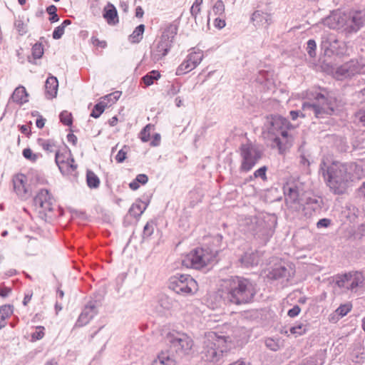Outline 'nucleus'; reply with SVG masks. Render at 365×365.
<instances>
[{"label":"nucleus","instance_id":"1","mask_svg":"<svg viewBox=\"0 0 365 365\" xmlns=\"http://www.w3.org/2000/svg\"><path fill=\"white\" fill-rule=\"evenodd\" d=\"M320 171L327 186L334 195H342L354 178H359L358 172L360 167L355 163L334 161L327 165L324 161L320 163Z\"/></svg>","mask_w":365,"mask_h":365},{"label":"nucleus","instance_id":"2","mask_svg":"<svg viewBox=\"0 0 365 365\" xmlns=\"http://www.w3.org/2000/svg\"><path fill=\"white\" fill-rule=\"evenodd\" d=\"M220 292L226 304L236 305L250 303L257 293L251 280L239 276L222 279Z\"/></svg>","mask_w":365,"mask_h":365},{"label":"nucleus","instance_id":"3","mask_svg":"<svg viewBox=\"0 0 365 365\" xmlns=\"http://www.w3.org/2000/svg\"><path fill=\"white\" fill-rule=\"evenodd\" d=\"M365 22L361 11L334 13L324 19V24L333 29H343L347 33L356 32Z\"/></svg>","mask_w":365,"mask_h":365},{"label":"nucleus","instance_id":"4","mask_svg":"<svg viewBox=\"0 0 365 365\" xmlns=\"http://www.w3.org/2000/svg\"><path fill=\"white\" fill-rule=\"evenodd\" d=\"M227 351V337L219 336L215 332L205 335L201 351L202 359L207 361L217 362Z\"/></svg>","mask_w":365,"mask_h":365},{"label":"nucleus","instance_id":"5","mask_svg":"<svg viewBox=\"0 0 365 365\" xmlns=\"http://www.w3.org/2000/svg\"><path fill=\"white\" fill-rule=\"evenodd\" d=\"M242 230L255 237L265 240L272 234L270 225L263 219L257 217H245L240 224Z\"/></svg>","mask_w":365,"mask_h":365},{"label":"nucleus","instance_id":"6","mask_svg":"<svg viewBox=\"0 0 365 365\" xmlns=\"http://www.w3.org/2000/svg\"><path fill=\"white\" fill-rule=\"evenodd\" d=\"M168 288L178 294L192 295L198 290L197 282L190 275H175L170 278Z\"/></svg>","mask_w":365,"mask_h":365},{"label":"nucleus","instance_id":"7","mask_svg":"<svg viewBox=\"0 0 365 365\" xmlns=\"http://www.w3.org/2000/svg\"><path fill=\"white\" fill-rule=\"evenodd\" d=\"M240 155L242 157L240 171L248 172L262 158V151L255 145L246 143L240 146Z\"/></svg>","mask_w":365,"mask_h":365},{"label":"nucleus","instance_id":"8","mask_svg":"<svg viewBox=\"0 0 365 365\" xmlns=\"http://www.w3.org/2000/svg\"><path fill=\"white\" fill-rule=\"evenodd\" d=\"M336 284L339 287L354 291L356 288L365 287V277L361 272L346 273L336 277Z\"/></svg>","mask_w":365,"mask_h":365},{"label":"nucleus","instance_id":"9","mask_svg":"<svg viewBox=\"0 0 365 365\" xmlns=\"http://www.w3.org/2000/svg\"><path fill=\"white\" fill-rule=\"evenodd\" d=\"M316 102L311 103L306 102L303 104L304 110H312L317 118H323L324 115H331L334 108L322 93H317L315 97Z\"/></svg>","mask_w":365,"mask_h":365},{"label":"nucleus","instance_id":"10","mask_svg":"<svg viewBox=\"0 0 365 365\" xmlns=\"http://www.w3.org/2000/svg\"><path fill=\"white\" fill-rule=\"evenodd\" d=\"M217 252H189L182 260L183 266L189 268L200 269L207 265L215 257Z\"/></svg>","mask_w":365,"mask_h":365},{"label":"nucleus","instance_id":"11","mask_svg":"<svg viewBox=\"0 0 365 365\" xmlns=\"http://www.w3.org/2000/svg\"><path fill=\"white\" fill-rule=\"evenodd\" d=\"M53 198L46 189H41L34 197V205L40 215H44L40 216L42 219L53 212Z\"/></svg>","mask_w":365,"mask_h":365},{"label":"nucleus","instance_id":"12","mask_svg":"<svg viewBox=\"0 0 365 365\" xmlns=\"http://www.w3.org/2000/svg\"><path fill=\"white\" fill-rule=\"evenodd\" d=\"M168 339L179 354H188L193 346L192 339L185 334H178V336L170 335Z\"/></svg>","mask_w":365,"mask_h":365},{"label":"nucleus","instance_id":"13","mask_svg":"<svg viewBox=\"0 0 365 365\" xmlns=\"http://www.w3.org/2000/svg\"><path fill=\"white\" fill-rule=\"evenodd\" d=\"M344 43L339 42L332 34L323 37L322 48L324 50L326 56L341 55L344 53Z\"/></svg>","mask_w":365,"mask_h":365},{"label":"nucleus","instance_id":"14","mask_svg":"<svg viewBox=\"0 0 365 365\" xmlns=\"http://www.w3.org/2000/svg\"><path fill=\"white\" fill-rule=\"evenodd\" d=\"M285 202L292 209L299 210L302 208L304 199L300 197L296 186L284 187Z\"/></svg>","mask_w":365,"mask_h":365},{"label":"nucleus","instance_id":"15","mask_svg":"<svg viewBox=\"0 0 365 365\" xmlns=\"http://www.w3.org/2000/svg\"><path fill=\"white\" fill-rule=\"evenodd\" d=\"M202 51H194L190 53L187 59L183 61L177 69V74L181 75L194 69L202 60Z\"/></svg>","mask_w":365,"mask_h":365},{"label":"nucleus","instance_id":"16","mask_svg":"<svg viewBox=\"0 0 365 365\" xmlns=\"http://www.w3.org/2000/svg\"><path fill=\"white\" fill-rule=\"evenodd\" d=\"M294 268L292 264L278 265L273 267L267 274V277L272 280L286 279L288 280L294 275Z\"/></svg>","mask_w":365,"mask_h":365},{"label":"nucleus","instance_id":"17","mask_svg":"<svg viewBox=\"0 0 365 365\" xmlns=\"http://www.w3.org/2000/svg\"><path fill=\"white\" fill-rule=\"evenodd\" d=\"M322 205L323 200L321 197H307L304 198L302 208L304 216L310 217L314 213L319 212Z\"/></svg>","mask_w":365,"mask_h":365},{"label":"nucleus","instance_id":"18","mask_svg":"<svg viewBox=\"0 0 365 365\" xmlns=\"http://www.w3.org/2000/svg\"><path fill=\"white\" fill-rule=\"evenodd\" d=\"M250 20L255 27L267 29L272 23V16L270 13L256 10L252 13Z\"/></svg>","mask_w":365,"mask_h":365},{"label":"nucleus","instance_id":"19","mask_svg":"<svg viewBox=\"0 0 365 365\" xmlns=\"http://www.w3.org/2000/svg\"><path fill=\"white\" fill-rule=\"evenodd\" d=\"M359 71L357 62L351 60L339 66L335 71V75L337 78L342 79L354 76Z\"/></svg>","mask_w":365,"mask_h":365},{"label":"nucleus","instance_id":"20","mask_svg":"<svg viewBox=\"0 0 365 365\" xmlns=\"http://www.w3.org/2000/svg\"><path fill=\"white\" fill-rule=\"evenodd\" d=\"M171 40L160 38L156 46L152 51V58L154 61H158L167 55L171 47Z\"/></svg>","mask_w":365,"mask_h":365},{"label":"nucleus","instance_id":"21","mask_svg":"<svg viewBox=\"0 0 365 365\" xmlns=\"http://www.w3.org/2000/svg\"><path fill=\"white\" fill-rule=\"evenodd\" d=\"M14 188L18 195L25 197L29 194L26 188V177L25 175L19 174L14 177L13 180Z\"/></svg>","mask_w":365,"mask_h":365},{"label":"nucleus","instance_id":"22","mask_svg":"<svg viewBox=\"0 0 365 365\" xmlns=\"http://www.w3.org/2000/svg\"><path fill=\"white\" fill-rule=\"evenodd\" d=\"M97 313L96 307L93 304H89L86 305L81 314H80L78 321L77 325L83 326L88 323L91 319L93 317V316Z\"/></svg>","mask_w":365,"mask_h":365},{"label":"nucleus","instance_id":"23","mask_svg":"<svg viewBox=\"0 0 365 365\" xmlns=\"http://www.w3.org/2000/svg\"><path fill=\"white\" fill-rule=\"evenodd\" d=\"M70 154V150L65 153L56 152L55 162L62 173H68V159H69Z\"/></svg>","mask_w":365,"mask_h":365},{"label":"nucleus","instance_id":"24","mask_svg":"<svg viewBox=\"0 0 365 365\" xmlns=\"http://www.w3.org/2000/svg\"><path fill=\"white\" fill-rule=\"evenodd\" d=\"M58 87V82L56 77L51 76L47 78L45 83L46 96L48 99L56 97Z\"/></svg>","mask_w":365,"mask_h":365},{"label":"nucleus","instance_id":"25","mask_svg":"<svg viewBox=\"0 0 365 365\" xmlns=\"http://www.w3.org/2000/svg\"><path fill=\"white\" fill-rule=\"evenodd\" d=\"M158 304L165 310H171L178 307V302L165 294L159 296Z\"/></svg>","mask_w":365,"mask_h":365},{"label":"nucleus","instance_id":"26","mask_svg":"<svg viewBox=\"0 0 365 365\" xmlns=\"http://www.w3.org/2000/svg\"><path fill=\"white\" fill-rule=\"evenodd\" d=\"M240 260L245 267L254 266L258 264L259 256L258 252H245Z\"/></svg>","mask_w":365,"mask_h":365},{"label":"nucleus","instance_id":"27","mask_svg":"<svg viewBox=\"0 0 365 365\" xmlns=\"http://www.w3.org/2000/svg\"><path fill=\"white\" fill-rule=\"evenodd\" d=\"M11 98L14 102L20 105L26 103L28 101V93L26 88L24 86L17 87L14 91Z\"/></svg>","mask_w":365,"mask_h":365},{"label":"nucleus","instance_id":"28","mask_svg":"<svg viewBox=\"0 0 365 365\" xmlns=\"http://www.w3.org/2000/svg\"><path fill=\"white\" fill-rule=\"evenodd\" d=\"M103 17L110 24H114L118 21L117 10L113 4H108L104 9Z\"/></svg>","mask_w":365,"mask_h":365},{"label":"nucleus","instance_id":"29","mask_svg":"<svg viewBox=\"0 0 365 365\" xmlns=\"http://www.w3.org/2000/svg\"><path fill=\"white\" fill-rule=\"evenodd\" d=\"M281 135L285 139L284 143L279 137H275L272 143V148H277L280 153H282L285 150V143L287 142L288 132L287 130H282L280 132Z\"/></svg>","mask_w":365,"mask_h":365},{"label":"nucleus","instance_id":"30","mask_svg":"<svg viewBox=\"0 0 365 365\" xmlns=\"http://www.w3.org/2000/svg\"><path fill=\"white\" fill-rule=\"evenodd\" d=\"M86 183L89 188L96 189L100 185V179L93 171L88 170L86 172Z\"/></svg>","mask_w":365,"mask_h":365},{"label":"nucleus","instance_id":"31","mask_svg":"<svg viewBox=\"0 0 365 365\" xmlns=\"http://www.w3.org/2000/svg\"><path fill=\"white\" fill-rule=\"evenodd\" d=\"M145 31V26L140 24L138 26L133 33L129 36V41L133 43H139L143 38V35Z\"/></svg>","mask_w":365,"mask_h":365},{"label":"nucleus","instance_id":"32","mask_svg":"<svg viewBox=\"0 0 365 365\" xmlns=\"http://www.w3.org/2000/svg\"><path fill=\"white\" fill-rule=\"evenodd\" d=\"M13 312L11 305H3L0 307V327L6 326L5 320L9 318Z\"/></svg>","mask_w":365,"mask_h":365},{"label":"nucleus","instance_id":"33","mask_svg":"<svg viewBox=\"0 0 365 365\" xmlns=\"http://www.w3.org/2000/svg\"><path fill=\"white\" fill-rule=\"evenodd\" d=\"M308 330V324L303 323L296 324L289 329L290 333L295 335V337L304 334Z\"/></svg>","mask_w":365,"mask_h":365},{"label":"nucleus","instance_id":"34","mask_svg":"<svg viewBox=\"0 0 365 365\" xmlns=\"http://www.w3.org/2000/svg\"><path fill=\"white\" fill-rule=\"evenodd\" d=\"M177 25L175 24H171L169 26H168L167 28L165 29V31L163 32L161 38H168V40H171L172 43L175 36L177 34Z\"/></svg>","mask_w":365,"mask_h":365},{"label":"nucleus","instance_id":"35","mask_svg":"<svg viewBox=\"0 0 365 365\" xmlns=\"http://www.w3.org/2000/svg\"><path fill=\"white\" fill-rule=\"evenodd\" d=\"M146 207L147 205L142 207L140 204H133L128 210V214L135 218H138L144 212V211L146 209Z\"/></svg>","mask_w":365,"mask_h":365},{"label":"nucleus","instance_id":"36","mask_svg":"<svg viewBox=\"0 0 365 365\" xmlns=\"http://www.w3.org/2000/svg\"><path fill=\"white\" fill-rule=\"evenodd\" d=\"M153 365H174L173 361L165 353H161L153 362Z\"/></svg>","mask_w":365,"mask_h":365},{"label":"nucleus","instance_id":"37","mask_svg":"<svg viewBox=\"0 0 365 365\" xmlns=\"http://www.w3.org/2000/svg\"><path fill=\"white\" fill-rule=\"evenodd\" d=\"M160 77V74L157 71H152L142 78V81L146 86L153 83L155 80H158Z\"/></svg>","mask_w":365,"mask_h":365},{"label":"nucleus","instance_id":"38","mask_svg":"<svg viewBox=\"0 0 365 365\" xmlns=\"http://www.w3.org/2000/svg\"><path fill=\"white\" fill-rule=\"evenodd\" d=\"M106 107V105L103 103L100 102L94 106V108L91 113V116L97 118H98L104 111L105 108Z\"/></svg>","mask_w":365,"mask_h":365},{"label":"nucleus","instance_id":"39","mask_svg":"<svg viewBox=\"0 0 365 365\" xmlns=\"http://www.w3.org/2000/svg\"><path fill=\"white\" fill-rule=\"evenodd\" d=\"M43 54V46L41 43H35L32 47V56L34 58L38 59L42 57Z\"/></svg>","mask_w":365,"mask_h":365},{"label":"nucleus","instance_id":"40","mask_svg":"<svg viewBox=\"0 0 365 365\" xmlns=\"http://www.w3.org/2000/svg\"><path fill=\"white\" fill-rule=\"evenodd\" d=\"M61 122L66 125H71L73 122V118L71 113L67 110H64L60 113L59 115Z\"/></svg>","mask_w":365,"mask_h":365},{"label":"nucleus","instance_id":"41","mask_svg":"<svg viewBox=\"0 0 365 365\" xmlns=\"http://www.w3.org/2000/svg\"><path fill=\"white\" fill-rule=\"evenodd\" d=\"M351 307L352 306L349 303L341 304L336 309V313L343 317L351 311Z\"/></svg>","mask_w":365,"mask_h":365},{"label":"nucleus","instance_id":"42","mask_svg":"<svg viewBox=\"0 0 365 365\" xmlns=\"http://www.w3.org/2000/svg\"><path fill=\"white\" fill-rule=\"evenodd\" d=\"M215 15L222 16L225 13V7L222 0H217L212 7Z\"/></svg>","mask_w":365,"mask_h":365},{"label":"nucleus","instance_id":"43","mask_svg":"<svg viewBox=\"0 0 365 365\" xmlns=\"http://www.w3.org/2000/svg\"><path fill=\"white\" fill-rule=\"evenodd\" d=\"M14 26L16 29L18 33L21 36L27 32V25L24 24V22L20 19H18L15 21Z\"/></svg>","mask_w":365,"mask_h":365},{"label":"nucleus","instance_id":"44","mask_svg":"<svg viewBox=\"0 0 365 365\" xmlns=\"http://www.w3.org/2000/svg\"><path fill=\"white\" fill-rule=\"evenodd\" d=\"M57 9L54 5H51L46 9V12L51 16L49 21L51 22H56L59 20V17L56 14Z\"/></svg>","mask_w":365,"mask_h":365},{"label":"nucleus","instance_id":"45","mask_svg":"<svg viewBox=\"0 0 365 365\" xmlns=\"http://www.w3.org/2000/svg\"><path fill=\"white\" fill-rule=\"evenodd\" d=\"M155 223L153 221H150L146 223L143 228V237H149L152 235L154 231Z\"/></svg>","mask_w":365,"mask_h":365},{"label":"nucleus","instance_id":"46","mask_svg":"<svg viewBox=\"0 0 365 365\" xmlns=\"http://www.w3.org/2000/svg\"><path fill=\"white\" fill-rule=\"evenodd\" d=\"M23 156L31 162H36L38 158L39 155L34 153L30 148H25L23 150Z\"/></svg>","mask_w":365,"mask_h":365},{"label":"nucleus","instance_id":"47","mask_svg":"<svg viewBox=\"0 0 365 365\" xmlns=\"http://www.w3.org/2000/svg\"><path fill=\"white\" fill-rule=\"evenodd\" d=\"M307 51L310 57H314L316 56V48L317 44L314 40L309 39L307 43Z\"/></svg>","mask_w":365,"mask_h":365},{"label":"nucleus","instance_id":"48","mask_svg":"<svg viewBox=\"0 0 365 365\" xmlns=\"http://www.w3.org/2000/svg\"><path fill=\"white\" fill-rule=\"evenodd\" d=\"M151 126L152 125L150 124H148L140 131V138L143 142H148L150 140V130Z\"/></svg>","mask_w":365,"mask_h":365},{"label":"nucleus","instance_id":"49","mask_svg":"<svg viewBox=\"0 0 365 365\" xmlns=\"http://www.w3.org/2000/svg\"><path fill=\"white\" fill-rule=\"evenodd\" d=\"M266 346L272 351H277L279 349V345L277 341L268 338L265 340Z\"/></svg>","mask_w":365,"mask_h":365},{"label":"nucleus","instance_id":"50","mask_svg":"<svg viewBox=\"0 0 365 365\" xmlns=\"http://www.w3.org/2000/svg\"><path fill=\"white\" fill-rule=\"evenodd\" d=\"M40 145L44 150L48 151L49 153L54 152L53 148L55 147V145L53 142L50 140H41Z\"/></svg>","mask_w":365,"mask_h":365},{"label":"nucleus","instance_id":"51","mask_svg":"<svg viewBox=\"0 0 365 365\" xmlns=\"http://www.w3.org/2000/svg\"><path fill=\"white\" fill-rule=\"evenodd\" d=\"M37 329H39L38 331H36L31 334V339L32 341L39 340L41 339L44 336V332L43 330L44 329L43 327H38Z\"/></svg>","mask_w":365,"mask_h":365},{"label":"nucleus","instance_id":"52","mask_svg":"<svg viewBox=\"0 0 365 365\" xmlns=\"http://www.w3.org/2000/svg\"><path fill=\"white\" fill-rule=\"evenodd\" d=\"M356 119L362 124V125L365 126V108L359 109L355 113Z\"/></svg>","mask_w":365,"mask_h":365},{"label":"nucleus","instance_id":"53","mask_svg":"<svg viewBox=\"0 0 365 365\" xmlns=\"http://www.w3.org/2000/svg\"><path fill=\"white\" fill-rule=\"evenodd\" d=\"M267 167L263 166L254 173L255 178H261L263 180L267 179L266 176Z\"/></svg>","mask_w":365,"mask_h":365},{"label":"nucleus","instance_id":"54","mask_svg":"<svg viewBox=\"0 0 365 365\" xmlns=\"http://www.w3.org/2000/svg\"><path fill=\"white\" fill-rule=\"evenodd\" d=\"M65 29L61 25L57 26L53 32V38L54 39H59L64 34Z\"/></svg>","mask_w":365,"mask_h":365},{"label":"nucleus","instance_id":"55","mask_svg":"<svg viewBox=\"0 0 365 365\" xmlns=\"http://www.w3.org/2000/svg\"><path fill=\"white\" fill-rule=\"evenodd\" d=\"M68 173L70 174L73 171H74L77 168V165L75 164V160L73 158L72 154L71 153L69 155V159H68Z\"/></svg>","mask_w":365,"mask_h":365},{"label":"nucleus","instance_id":"56","mask_svg":"<svg viewBox=\"0 0 365 365\" xmlns=\"http://www.w3.org/2000/svg\"><path fill=\"white\" fill-rule=\"evenodd\" d=\"M331 220L328 218H323L319 220L317 223V228L328 227L331 225Z\"/></svg>","mask_w":365,"mask_h":365},{"label":"nucleus","instance_id":"57","mask_svg":"<svg viewBox=\"0 0 365 365\" xmlns=\"http://www.w3.org/2000/svg\"><path fill=\"white\" fill-rule=\"evenodd\" d=\"M92 43L98 47H101L102 48H104L107 46V43L105 41H101L98 38L93 36L91 38Z\"/></svg>","mask_w":365,"mask_h":365},{"label":"nucleus","instance_id":"58","mask_svg":"<svg viewBox=\"0 0 365 365\" xmlns=\"http://www.w3.org/2000/svg\"><path fill=\"white\" fill-rule=\"evenodd\" d=\"M300 311V307L298 305H295L288 311L287 314L290 317H294L299 314Z\"/></svg>","mask_w":365,"mask_h":365},{"label":"nucleus","instance_id":"59","mask_svg":"<svg viewBox=\"0 0 365 365\" xmlns=\"http://www.w3.org/2000/svg\"><path fill=\"white\" fill-rule=\"evenodd\" d=\"M127 153L121 149L118 151V154L115 156V160L118 163H123L126 158Z\"/></svg>","mask_w":365,"mask_h":365},{"label":"nucleus","instance_id":"60","mask_svg":"<svg viewBox=\"0 0 365 365\" xmlns=\"http://www.w3.org/2000/svg\"><path fill=\"white\" fill-rule=\"evenodd\" d=\"M225 21L222 19L216 18L214 21V26L219 29H223L225 26Z\"/></svg>","mask_w":365,"mask_h":365},{"label":"nucleus","instance_id":"61","mask_svg":"<svg viewBox=\"0 0 365 365\" xmlns=\"http://www.w3.org/2000/svg\"><path fill=\"white\" fill-rule=\"evenodd\" d=\"M201 9L200 6H196L195 4H192L190 8V14L191 16L196 19L197 14L200 12Z\"/></svg>","mask_w":365,"mask_h":365},{"label":"nucleus","instance_id":"62","mask_svg":"<svg viewBox=\"0 0 365 365\" xmlns=\"http://www.w3.org/2000/svg\"><path fill=\"white\" fill-rule=\"evenodd\" d=\"M180 91V88L174 84L170 85V88L168 91V95L173 96Z\"/></svg>","mask_w":365,"mask_h":365},{"label":"nucleus","instance_id":"63","mask_svg":"<svg viewBox=\"0 0 365 365\" xmlns=\"http://www.w3.org/2000/svg\"><path fill=\"white\" fill-rule=\"evenodd\" d=\"M135 180L138 182V183H141L143 185H145L148 181V178L145 174H139L136 176Z\"/></svg>","mask_w":365,"mask_h":365},{"label":"nucleus","instance_id":"64","mask_svg":"<svg viewBox=\"0 0 365 365\" xmlns=\"http://www.w3.org/2000/svg\"><path fill=\"white\" fill-rule=\"evenodd\" d=\"M212 244L215 247H218L220 245L222 240V236L221 235H216L213 237H212Z\"/></svg>","mask_w":365,"mask_h":365}]
</instances>
